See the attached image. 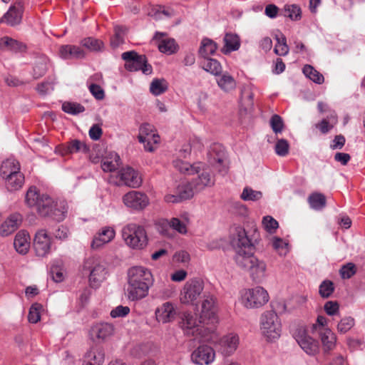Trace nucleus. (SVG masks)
I'll return each mask as SVG.
<instances>
[{"label": "nucleus", "instance_id": "obj_49", "mask_svg": "<svg viewBox=\"0 0 365 365\" xmlns=\"http://www.w3.org/2000/svg\"><path fill=\"white\" fill-rule=\"evenodd\" d=\"M62 110L68 114L77 115L83 113L85 110V108L78 103L64 102L62 105Z\"/></svg>", "mask_w": 365, "mask_h": 365}, {"label": "nucleus", "instance_id": "obj_19", "mask_svg": "<svg viewBox=\"0 0 365 365\" xmlns=\"http://www.w3.org/2000/svg\"><path fill=\"white\" fill-rule=\"evenodd\" d=\"M34 248L39 257H45L51 252V241L46 230H40L36 233Z\"/></svg>", "mask_w": 365, "mask_h": 365}, {"label": "nucleus", "instance_id": "obj_18", "mask_svg": "<svg viewBox=\"0 0 365 365\" xmlns=\"http://www.w3.org/2000/svg\"><path fill=\"white\" fill-rule=\"evenodd\" d=\"M208 159L212 166L217 168L219 173L222 174L227 173V168L224 165L225 152L222 145L220 144L212 145L208 152Z\"/></svg>", "mask_w": 365, "mask_h": 365}, {"label": "nucleus", "instance_id": "obj_15", "mask_svg": "<svg viewBox=\"0 0 365 365\" xmlns=\"http://www.w3.org/2000/svg\"><path fill=\"white\" fill-rule=\"evenodd\" d=\"M123 202L126 207L138 211L144 210L150 203L147 195L135 190L130 191L124 195Z\"/></svg>", "mask_w": 365, "mask_h": 365}, {"label": "nucleus", "instance_id": "obj_46", "mask_svg": "<svg viewBox=\"0 0 365 365\" xmlns=\"http://www.w3.org/2000/svg\"><path fill=\"white\" fill-rule=\"evenodd\" d=\"M168 89V83L165 79H154L150 83V91L155 96H159Z\"/></svg>", "mask_w": 365, "mask_h": 365}, {"label": "nucleus", "instance_id": "obj_40", "mask_svg": "<svg viewBox=\"0 0 365 365\" xmlns=\"http://www.w3.org/2000/svg\"><path fill=\"white\" fill-rule=\"evenodd\" d=\"M217 48V43L210 38H203L199 48V54L205 59L214 54Z\"/></svg>", "mask_w": 365, "mask_h": 365}, {"label": "nucleus", "instance_id": "obj_35", "mask_svg": "<svg viewBox=\"0 0 365 365\" xmlns=\"http://www.w3.org/2000/svg\"><path fill=\"white\" fill-rule=\"evenodd\" d=\"M173 165L180 173L193 175L195 173H200L201 170V165H202L200 163L190 165L187 162L177 159L173 161Z\"/></svg>", "mask_w": 365, "mask_h": 365}, {"label": "nucleus", "instance_id": "obj_33", "mask_svg": "<svg viewBox=\"0 0 365 365\" xmlns=\"http://www.w3.org/2000/svg\"><path fill=\"white\" fill-rule=\"evenodd\" d=\"M20 171L19 163L12 158L3 161L0 166V175L5 179Z\"/></svg>", "mask_w": 365, "mask_h": 365}, {"label": "nucleus", "instance_id": "obj_22", "mask_svg": "<svg viewBox=\"0 0 365 365\" xmlns=\"http://www.w3.org/2000/svg\"><path fill=\"white\" fill-rule=\"evenodd\" d=\"M56 150L61 155H66L80 152L87 153L89 151V148L85 142L74 139L65 145L58 147Z\"/></svg>", "mask_w": 365, "mask_h": 365}, {"label": "nucleus", "instance_id": "obj_4", "mask_svg": "<svg viewBox=\"0 0 365 365\" xmlns=\"http://www.w3.org/2000/svg\"><path fill=\"white\" fill-rule=\"evenodd\" d=\"M260 330L267 341H274L281 335V322L274 311H266L260 317Z\"/></svg>", "mask_w": 365, "mask_h": 365}, {"label": "nucleus", "instance_id": "obj_27", "mask_svg": "<svg viewBox=\"0 0 365 365\" xmlns=\"http://www.w3.org/2000/svg\"><path fill=\"white\" fill-rule=\"evenodd\" d=\"M201 306V318L215 319L217 311L216 299L212 294H204Z\"/></svg>", "mask_w": 365, "mask_h": 365}, {"label": "nucleus", "instance_id": "obj_26", "mask_svg": "<svg viewBox=\"0 0 365 365\" xmlns=\"http://www.w3.org/2000/svg\"><path fill=\"white\" fill-rule=\"evenodd\" d=\"M105 352L102 347L94 346L85 354L83 365H103Z\"/></svg>", "mask_w": 365, "mask_h": 365}, {"label": "nucleus", "instance_id": "obj_58", "mask_svg": "<svg viewBox=\"0 0 365 365\" xmlns=\"http://www.w3.org/2000/svg\"><path fill=\"white\" fill-rule=\"evenodd\" d=\"M356 272V265L352 262H349L343 265L339 273L342 279H349Z\"/></svg>", "mask_w": 365, "mask_h": 365}, {"label": "nucleus", "instance_id": "obj_1", "mask_svg": "<svg viewBox=\"0 0 365 365\" xmlns=\"http://www.w3.org/2000/svg\"><path fill=\"white\" fill-rule=\"evenodd\" d=\"M25 202L41 217H48L58 222L65 219L68 211L65 201L55 202L48 195L40 193L35 186L30 187L27 190Z\"/></svg>", "mask_w": 365, "mask_h": 365}, {"label": "nucleus", "instance_id": "obj_29", "mask_svg": "<svg viewBox=\"0 0 365 365\" xmlns=\"http://www.w3.org/2000/svg\"><path fill=\"white\" fill-rule=\"evenodd\" d=\"M197 176L193 178L192 182L195 190L200 192L206 187H212L215 184V180L211 177L210 173L201 167V170L197 173Z\"/></svg>", "mask_w": 365, "mask_h": 365}, {"label": "nucleus", "instance_id": "obj_37", "mask_svg": "<svg viewBox=\"0 0 365 365\" xmlns=\"http://www.w3.org/2000/svg\"><path fill=\"white\" fill-rule=\"evenodd\" d=\"M190 218L187 213H184L180 216V218L173 217L169 221L168 224L171 228L178 232L180 234H186L187 225L189 223Z\"/></svg>", "mask_w": 365, "mask_h": 365}, {"label": "nucleus", "instance_id": "obj_36", "mask_svg": "<svg viewBox=\"0 0 365 365\" xmlns=\"http://www.w3.org/2000/svg\"><path fill=\"white\" fill-rule=\"evenodd\" d=\"M319 335L325 351H331L335 347L336 337L330 329H323Z\"/></svg>", "mask_w": 365, "mask_h": 365}, {"label": "nucleus", "instance_id": "obj_23", "mask_svg": "<svg viewBox=\"0 0 365 365\" xmlns=\"http://www.w3.org/2000/svg\"><path fill=\"white\" fill-rule=\"evenodd\" d=\"M128 280H133L138 284L145 283L149 287L152 281V274L150 270L143 267H133L128 270Z\"/></svg>", "mask_w": 365, "mask_h": 365}, {"label": "nucleus", "instance_id": "obj_21", "mask_svg": "<svg viewBox=\"0 0 365 365\" xmlns=\"http://www.w3.org/2000/svg\"><path fill=\"white\" fill-rule=\"evenodd\" d=\"M21 215L19 213L10 215L0 225V235L7 237L14 232L21 225Z\"/></svg>", "mask_w": 365, "mask_h": 365}, {"label": "nucleus", "instance_id": "obj_32", "mask_svg": "<svg viewBox=\"0 0 365 365\" xmlns=\"http://www.w3.org/2000/svg\"><path fill=\"white\" fill-rule=\"evenodd\" d=\"M59 54L64 59L82 58L85 56L84 51L79 46L73 45L61 46Z\"/></svg>", "mask_w": 365, "mask_h": 365}, {"label": "nucleus", "instance_id": "obj_9", "mask_svg": "<svg viewBox=\"0 0 365 365\" xmlns=\"http://www.w3.org/2000/svg\"><path fill=\"white\" fill-rule=\"evenodd\" d=\"M84 269L89 271V283L93 288H98L106 279L107 271L99 259L94 257L86 260Z\"/></svg>", "mask_w": 365, "mask_h": 365}, {"label": "nucleus", "instance_id": "obj_3", "mask_svg": "<svg viewBox=\"0 0 365 365\" xmlns=\"http://www.w3.org/2000/svg\"><path fill=\"white\" fill-rule=\"evenodd\" d=\"M240 302L246 309H258L266 304L269 299V294L262 287L257 286L240 291Z\"/></svg>", "mask_w": 365, "mask_h": 365}, {"label": "nucleus", "instance_id": "obj_20", "mask_svg": "<svg viewBox=\"0 0 365 365\" xmlns=\"http://www.w3.org/2000/svg\"><path fill=\"white\" fill-rule=\"evenodd\" d=\"M23 12L21 2L17 1L11 6L7 12L0 19V23H5L10 26L19 25L21 22Z\"/></svg>", "mask_w": 365, "mask_h": 365}, {"label": "nucleus", "instance_id": "obj_53", "mask_svg": "<svg viewBox=\"0 0 365 365\" xmlns=\"http://www.w3.org/2000/svg\"><path fill=\"white\" fill-rule=\"evenodd\" d=\"M334 291V286L330 280H324L319 285V293L322 298H329Z\"/></svg>", "mask_w": 365, "mask_h": 365}, {"label": "nucleus", "instance_id": "obj_62", "mask_svg": "<svg viewBox=\"0 0 365 365\" xmlns=\"http://www.w3.org/2000/svg\"><path fill=\"white\" fill-rule=\"evenodd\" d=\"M324 309L329 316L338 315L339 313V304L336 301H328L324 304Z\"/></svg>", "mask_w": 365, "mask_h": 365}, {"label": "nucleus", "instance_id": "obj_47", "mask_svg": "<svg viewBox=\"0 0 365 365\" xmlns=\"http://www.w3.org/2000/svg\"><path fill=\"white\" fill-rule=\"evenodd\" d=\"M81 43L91 51H99L103 47V43L101 41L92 37L83 39Z\"/></svg>", "mask_w": 365, "mask_h": 365}, {"label": "nucleus", "instance_id": "obj_54", "mask_svg": "<svg viewBox=\"0 0 365 365\" xmlns=\"http://www.w3.org/2000/svg\"><path fill=\"white\" fill-rule=\"evenodd\" d=\"M354 325V319L351 317H346L341 319L337 325V331L341 334H345Z\"/></svg>", "mask_w": 365, "mask_h": 365}, {"label": "nucleus", "instance_id": "obj_17", "mask_svg": "<svg viewBox=\"0 0 365 365\" xmlns=\"http://www.w3.org/2000/svg\"><path fill=\"white\" fill-rule=\"evenodd\" d=\"M239 344L238 335L231 333L220 338L216 346L219 353L224 356H230L237 350Z\"/></svg>", "mask_w": 365, "mask_h": 365}, {"label": "nucleus", "instance_id": "obj_11", "mask_svg": "<svg viewBox=\"0 0 365 365\" xmlns=\"http://www.w3.org/2000/svg\"><path fill=\"white\" fill-rule=\"evenodd\" d=\"M138 140L143 143L147 151L153 152L159 143L160 136L155 133L154 126L149 123H143L139 129Z\"/></svg>", "mask_w": 365, "mask_h": 365}, {"label": "nucleus", "instance_id": "obj_13", "mask_svg": "<svg viewBox=\"0 0 365 365\" xmlns=\"http://www.w3.org/2000/svg\"><path fill=\"white\" fill-rule=\"evenodd\" d=\"M115 333V327L108 322H98L92 325L89 335L93 341L103 342L110 339Z\"/></svg>", "mask_w": 365, "mask_h": 365}, {"label": "nucleus", "instance_id": "obj_30", "mask_svg": "<svg viewBox=\"0 0 365 365\" xmlns=\"http://www.w3.org/2000/svg\"><path fill=\"white\" fill-rule=\"evenodd\" d=\"M14 246L20 254H26L30 247V236L25 230H20L15 236Z\"/></svg>", "mask_w": 365, "mask_h": 365}, {"label": "nucleus", "instance_id": "obj_16", "mask_svg": "<svg viewBox=\"0 0 365 365\" xmlns=\"http://www.w3.org/2000/svg\"><path fill=\"white\" fill-rule=\"evenodd\" d=\"M215 359V351L208 345H200L191 354V361L198 365H210Z\"/></svg>", "mask_w": 365, "mask_h": 365}, {"label": "nucleus", "instance_id": "obj_25", "mask_svg": "<svg viewBox=\"0 0 365 365\" xmlns=\"http://www.w3.org/2000/svg\"><path fill=\"white\" fill-rule=\"evenodd\" d=\"M176 315L174 304L170 302L163 303L155 310V317L158 322L165 324L173 321Z\"/></svg>", "mask_w": 365, "mask_h": 365}, {"label": "nucleus", "instance_id": "obj_12", "mask_svg": "<svg viewBox=\"0 0 365 365\" xmlns=\"http://www.w3.org/2000/svg\"><path fill=\"white\" fill-rule=\"evenodd\" d=\"M116 185H125L130 187L137 188L142 184V179L139 173L131 167L120 169L116 174Z\"/></svg>", "mask_w": 365, "mask_h": 365}, {"label": "nucleus", "instance_id": "obj_45", "mask_svg": "<svg viewBox=\"0 0 365 365\" xmlns=\"http://www.w3.org/2000/svg\"><path fill=\"white\" fill-rule=\"evenodd\" d=\"M302 71L304 74L313 82L318 84H321L324 82V78L323 75L315 70L313 66L310 65H305L303 67Z\"/></svg>", "mask_w": 365, "mask_h": 365}, {"label": "nucleus", "instance_id": "obj_6", "mask_svg": "<svg viewBox=\"0 0 365 365\" xmlns=\"http://www.w3.org/2000/svg\"><path fill=\"white\" fill-rule=\"evenodd\" d=\"M235 261L241 267L250 272L252 279L255 282H260L265 276L266 264L262 260L250 254L245 256H236Z\"/></svg>", "mask_w": 365, "mask_h": 365}, {"label": "nucleus", "instance_id": "obj_42", "mask_svg": "<svg viewBox=\"0 0 365 365\" xmlns=\"http://www.w3.org/2000/svg\"><path fill=\"white\" fill-rule=\"evenodd\" d=\"M120 157L117 153L110 154V158H105L101 162V168L104 172H113L120 166Z\"/></svg>", "mask_w": 365, "mask_h": 365}, {"label": "nucleus", "instance_id": "obj_48", "mask_svg": "<svg viewBox=\"0 0 365 365\" xmlns=\"http://www.w3.org/2000/svg\"><path fill=\"white\" fill-rule=\"evenodd\" d=\"M262 193L260 191L254 190L250 187H245L240 195L245 201H257L261 199Z\"/></svg>", "mask_w": 365, "mask_h": 365}, {"label": "nucleus", "instance_id": "obj_51", "mask_svg": "<svg viewBox=\"0 0 365 365\" xmlns=\"http://www.w3.org/2000/svg\"><path fill=\"white\" fill-rule=\"evenodd\" d=\"M277 43L274 47V53L278 56H285L289 52V47L287 44V40L284 35L277 36Z\"/></svg>", "mask_w": 365, "mask_h": 365}, {"label": "nucleus", "instance_id": "obj_44", "mask_svg": "<svg viewBox=\"0 0 365 365\" xmlns=\"http://www.w3.org/2000/svg\"><path fill=\"white\" fill-rule=\"evenodd\" d=\"M308 202L312 209L322 210L326 206V197L322 193L314 192L309 196Z\"/></svg>", "mask_w": 365, "mask_h": 365}, {"label": "nucleus", "instance_id": "obj_41", "mask_svg": "<svg viewBox=\"0 0 365 365\" xmlns=\"http://www.w3.org/2000/svg\"><path fill=\"white\" fill-rule=\"evenodd\" d=\"M217 79L218 86L225 92L232 91L236 87V81L234 78L227 73L219 75Z\"/></svg>", "mask_w": 365, "mask_h": 365}, {"label": "nucleus", "instance_id": "obj_24", "mask_svg": "<svg viewBox=\"0 0 365 365\" xmlns=\"http://www.w3.org/2000/svg\"><path fill=\"white\" fill-rule=\"evenodd\" d=\"M115 235V230L110 227H103L98 232H97L91 242V247L97 250L101 248L104 245L110 242Z\"/></svg>", "mask_w": 365, "mask_h": 365}, {"label": "nucleus", "instance_id": "obj_39", "mask_svg": "<svg viewBox=\"0 0 365 365\" xmlns=\"http://www.w3.org/2000/svg\"><path fill=\"white\" fill-rule=\"evenodd\" d=\"M5 185L8 190L15 191L20 189L24 182V176L19 171L5 179Z\"/></svg>", "mask_w": 365, "mask_h": 365}, {"label": "nucleus", "instance_id": "obj_55", "mask_svg": "<svg viewBox=\"0 0 365 365\" xmlns=\"http://www.w3.org/2000/svg\"><path fill=\"white\" fill-rule=\"evenodd\" d=\"M47 71V60L45 58H41L36 62L34 67V77L35 78H39L43 76Z\"/></svg>", "mask_w": 365, "mask_h": 365}, {"label": "nucleus", "instance_id": "obj_14", "mask_svg": "<svg viewBox=\"0 0 365 365\" xmlns=\"http://www.w3.org/2000/svg\"><path fill=\"white\" fill-rule=\"evenodd\" d=\"M294 336L301 348L309 355H314L319 351L318 342L309 336L303 327L294 332Z\"/></svg>", "mask_w": 365, "mask_h": 365}, {"label": "nucleus", "instance_id": "obj_10", "mask_svg": "<svg viewBox=\"0 0 365 365\" xmlns=\"http://www.w3.org/2000/svg\"><path fill=\"white\" fill-rule=\"evenodd\" d=\"M180 326L187 336L198 339L203 336L201 322L197 316L189 312H185L180 317Z\"/></svg>", "mask_w": 365, "mask_h": 365}, {"label": "nucleus", "instance_id": "obj_28", "mask_svg": "<svg viewBox=\"0 0 365 365\" xmlns=\"http://www.w3.org/2000/svg\"><path fill=\"white\" fill-rule=\"evenodd\" d=\"M149 287L145 283L138 284L133 280H128L127 288L128 297L130 300L136 301L147 296Z\"/></svg>", "mask_w": 365, "mask_h": 365}, {"label": "nucleus", "instance_id": "obj_7", "mask_svg": "<svg viewBox=\"0 0 365 365\" xmlns=\"http://www.w3.org/2000/svg\"><path fill=\"white\" fill-rule=\"evenodd\" d=\"M122 58L125 61V68L129 71H142L145 75L152 73V66L148 63L145 55H139L135 51H126L122 53Z\"/></svg>", "mask_w": 365, "mask_h": 365}, {"label": "nucleus", "instance_id": "obj_43", "mask_svg": "<svg viewBox=\"0 0 365 365\" xmlns=\"http://www.w3.org/2000/svg\"><path fill=\"white\" fill-rule=\"evenodd\" d=\"M202 68L207 72L219 76L222 73V66L217 60L211 58H206L202 62Z\"/></svg>", "mask_w": 365, "mask_h": 365}, {"label": "nucleus", "instance_id": "obj_52", "mask_svg": "<svg viewBox=\"0 0 365 365\" xmlns=\"http://www.w3.org/2000/svg\"><path fill=\"white\" fill-rule=\"evenodd\" d=\"M301 9L295 5H286L284 9V15L290 18L292 20H299L301 19Z\"/></svg>", "mask_w": 365, "mask_h": 365}, {"label": "nucleus", "instance_id": "obj_50", "mask_svg": "<svg viewBox=\"0 0 365 365\" xmlns=\"http://www.w3.org/2000/svg\"><path fill=\"white\" fill-rule=\"evenodd\" d=\"M273 249L280 255L284 256L288 252V243L282 238L274 237L272 240Z\"/></svg>", "mask_w": 365, "mask_h": 365}, {"label": "nucleus", "instance_id": "obj_60", "mask_svg": "<svg viewBox=\"0 0 365 365\" xmlns=\"http://www.w3.org/2000/svg\"><path fill=\"white\" fill-rule=\"evenodd\" d=\"M289 145L287 140L279 139L275 145V152L279 156H286L289 153Z\"/></svg>", "mask_w": 365, "mask_h": 365}, {"label": "nucleus", "instance_id": "obj_5", "mask_svg": "<svg viewBox=\"0 0 365 365\" xmlns=\"http://www.w3.org/2000/svg\"><path fill=\"white\" fill-rule=\"evenodd\" d=\"M204 282L200 278H192L183 285L180 293V301L185 305H197L204 290Z\"/></svg>", "mask_w": 365, "mask_h": 365}, {"label": "nucleus", "instance_id": "obj_61", "mask_svg": "<svg viewBox=\"0 0 365 365\" xmlns=\"http://www.w3.org/2000/svg\"><path fill=\"white\" fill-rule=\"evenodd\" d=\"M42 308L41 305L39 304H33L29 312L28 319L31 323H36L40 319V313L39 310Z\"/></svg>", "mask_w": 365, "mask_h": 365}, {"label": "nucleus", "instance_id": "obj_38", "mask_svg": "<svg viewBox=\"0 0 365 365\" xmlns=\"http://www.w3.org/2000/svg\"><path fill=\"white\" fill-rule=\"evenodd\" d=\"M175 190L182 201L192 198L197 192L192 182H182Z\"/></svg>", "mask_w": 365, "mask_h": 365}, {"label": "nucleus", "instance_id": "obj_59", "mask_svg": "<svg viewBox=\"0 0 365 365\" xmlns=\"http://www.w3.org/2000/svg\"><path fill=\"white\" fill-rule=\"evenodd\" d=\"M262 225L264 228L269 233L275 232L279 226L278 222L269 215L263 217Z\"/></svg>", "mask_w": 365, "mask_h": 365}, {"label": "nucleus", "instance_id": "obj_63", "mask_svg": "<svg viewBox=\"0 0 365 365\" xmlns=\"http://www.w3.org/2000/svg\"><path fill=\"white\" fill-rule=\"evenodd\" d=\"M130 312V308L127 306L119 305L111 310L110 317L112 318L124 317Z\"/></svg>", "mask_w": 365, "mask_h": 365}, {"label": "nucleus", "instance_id": "obj_31", "mask_svg": "<svg viewBox=\"0 0 365 365\" xmlns=\"http://www.w3.org/2000/svg\"><path fill=\"white\" fill-rule=\"evenodd\" d=\"M0 48L16 53L24 52L26 49V46L24 43L11 37L4 36L0 38Z\"/></svg>", "mask_w": 365, "mask_h": 365}, {"label": "nucleus", "instance_id": "obj_57", "mask_svg": "<svg viewBox=\"0 0 365 365\" xmlns=\"http://www.w3.org/2000/svg\"><path fill=\"white\" fill-rule=\"evenodd\" d=\"M160 52L173 53L176 51V44L174 39H166L161 41L158 46Z\"/></svg>", "mask_w": 365, "mask_h": 365}, {"label": "nucleus", "instance_id": "obj_34", "mask_svg": "<svg viewBox=\"0 0 365 365\" xmlns=\"http://www.w3.org/2000/svg\"><path fill=\"white\" fill-rule=\"evenodd\" d=\"M224 46L222 52L225 54L237 51L240 46V38L237 34L227 33L223 38Z\"/></svg>", "mask_w": 365, "mask_h": 365}, {"label": "nucleus", "instance_id": "obj_8", "mask_svg": "<svg viewBox=\"0 0 365 365\" xmlns=\"http://www.w3.org/2000/svg\"><path fill=\"white\" fill-rule=\"evenodd\" d=\"M230 242L236 252V256L250 254L252 244L243 227L237 226L232 229Z\"/></svg>", "mask_w": 365, "mask_h": 365}, {"label": "nucleus", "instance_id": "obj_2", "mask_svg": "<svg viewBox=\"0 0 365 365\" xmlns=\"http://www.w3.org/2000/svg\"><path fill=\"white\" fill-rule=\"evenodd\" d=\"M125 244L135 250H142L148 244V236L145 228L135 223H129L121 231Z\"/></svg>", "mask_w": 365, "mask_h": 365}, {"label": "nucleus", "instance_id": "obj_64", "mask_svg": "<svg viewBox=\"0 0 365 365\" xmlns=\"http://www.w3.org/2000/svg\"><path fill=\"white\" fill-rule=\"evenodd\" d=\"M114 31L115 37L113 39H112L111 43L115 46H118L120 43H121L123 41V36L124 34L125 29L120 26H116L114 28Z\"/></svg>", "mask_w": 365, "mask_h": 365}, {"label": "nucleus", "instance_id": "obj_56", "mask_svg": "<svg viewBox=\"0 0 365 365\" xmlns=\"http://www.w3.org/2000/svg\"><path fill=\"white\" fill-rule=\"evenodd\" d=\"M269 123L274 133L277 134L282 132L284 125L281 116L277 114L273 115L270 119Z\"/></svg>", "mask_w": 365, "mask_h": 365}]
</instances>
